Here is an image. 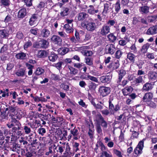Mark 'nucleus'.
<instances>
[{
	"label": "nucleus",
	"mask_w": 157,
	"mask_h": 157,
	"mask_svg": "<svg viewBox=\"0 0 157 157\" xmlns=\"http://www.w3.org/2000/svg\"><path fill=\"white\" fill-rule=\"evenodd\" d=\"M95 129L97 133L100 134L102 132L101 127L103 129L108 127V123L105 120L100 113H98L96 116V119L94 120Z\"/></svg>",
	"instance_id": "obj_1"
},
{
	"label": "nucleus",
	"mask_w": 157,
	"mask_h": 157,
	"mask_svg": "<svg viewBox=\"0 0 157 157\" xmlns=\"http://www.w3.org/2000/svg\"><path fill=\"white\" fill-rule=\"evenodd\" d=\"M81 26L88 31L93 32L97 28V25L94 20L90 18L81 24Z\"/></svg>",
	"instance_id": "obj_2"
},
{
	"label": "nucleus",
	"mask_w": 157,
	"mask_h": 157,
	"mask_svg": "<svg viewBox=\"0 0 157 157\" xmlns=\"http://www.w3.org/2000/svg\"><path fill=\"white\" fill-rule=\"evenodd\" d=\"M115 23L113 20H109L106 24L104 25L100 29V34L103 36H105L110 33V27L113 26Z\"/></svg>",
	"instance_id": "obj_3"
},
{
	"label": "nucleus",
	"mask_w": 157,
	"mask_h": 157,
	"mask_svg": "<svg viewBox=\"0 0 157 157\" xmlns=\"http://www.w3.org/2000/svg\"><path fill=\"white\" fill-rule=\"evenodd\" d=\"M36 152V149L33 147H27L25 149H21V156L18 155V157H32Z\"/></svg>",
	"instance_id": "obj_4"
},
{
	"label": "nucleus",
	"mask_w": 157,
	"mask_h": 157,
	"mask_svg": "<svg viewBox=\"0 0 157 157\" xmlns=\"http://www.w3.org/2000/svg\"><path fill=\"white\" fill-rule=\"evenodd\" d=\"M12 122L15 124V126L13 127L12 129V132L15 135H18L21 136L22 135V133L21 131H20L21 129V124L19 121H17L16 119H12Z\"/></svg>",
	"instance_id": "obj_5"
},
{
	"label": "nucleus",
	"mask_w": 157,
	"mask_h": 157,
	"mask_svg": "<svg viewBox=\"0 0 157 157\" xmlns=\"http://www.w3.org/2000/svg\"><path fill=\"white\" fill-rule=\"evenodd\" d=\"M113 100V98H110L109 99V109L111 114L114 115L120 110V106L118 104L114 105L112 101Z\"/></svg>",
	"instance_id": "obj_6"
},
{
	"label": "nucleus",
	"mask_w": 157,
	"mask_h": 157,
	"mask_svg": "<svg viewBox=\"0 0 157 157\" xmlns=\"http://www.w3.org/2000/svg\"><path fill=\"white\" fill-rule=\"evenodd\" d=\"M111 88L103 86H100L98 88V92L101 97L104 98L108 95L110 93Z\"/></svg>",
	"instance_id": "obj_7"
},
{
	"label": "nucleus",
	"mask_w": 157,
	"mask_h": 157,
	"mask_svg": "<svg viewBox=\"0 0 157 157\" xmlns=\"http://www.w3.org/2000/svg\"><path fill=\"white\" fill-rule=\"evenodd\" d=\"M146 140L145 138H144L142 140L139 141L134 150L135 154L137 156H140L143 153V149L144 147V141Z\"/></svg>",
	"instance_id": "obj_8"
},
{
	"label": "nucleus",
	"mask_w": 157,
	"mask_h": 157,
	"mask_svg": "<svg viewBox=\"0 0 157 157\" xmlns=\"http://www.w3.org/2000/svg\"><path fill=\"white\" fill-rule=\"evenodd\" d=\"M9 148L10 150L16 151L18 154L21 153V149L19 144L16 142H10L9 144Z\"/></svg>",
	"instance_id": "obj_9"
},
{
	"label": "nucleus",
	"mask_w": 157,
	"mask_h": 157,
	"mask_svg": "<svg viewBox=\"0 0 157 157\" xmlns=\"http://www.w3.org/2000/svg\"><path fill=\"white\" fill-rule=\"evenodd\" d=\"M105 50L106 54L112 55L114 54L116 49L114 44H109L105 46Z\"/></svg>",
	"instance_id": "obj_10"
},
{
	"label": "nucleus",
	"mask_w": 157,
	"mask_h": 157,
	"mask_svg": "<svg viewBox=\"0 0 157 157\" xmlns=\"http://www.w3.org/2000/svg\"><path fill=\"white\" fill-rule=\"evenodd\" d=\"M141 6L139 7V11L142 14H147L149 12L150 7L147 6V3H146L144 2H140Z\"/></svg>",
	"instance_id": "obj_11"
},
{
	"label": "nucleus",
	"mask_w": 157,
	"mask_h": 157,
	"mask_svg": "<svg viewBox=\"0 0 157 157\" xmlns=\"http://www.w3.org/2000/svg\"><path fill=\"white\" fill-rule=\"evenodd\" d=\"M51 42L55 45L60 46L62 45V40L59 36L54 35L51 38Z\"/></svg>",
	"instance_id": "obj_12"
},
{
	"label": "nucleus",
	"mask_w": 157,
	"mask_h": 157,
	"mask_svg": "<svg viewBox=\"0 0 157 157\" xmlns=\"http://www.w3.org/2000/svg\"><path fill=\"white\" fill-rule=\"evenodd\" d=\"M16 109L15 107H14L12 106H9V112L10 113L9 116H10L11 117H13L15 115L16 116V118L20 119L22 117V116L18 113H16L15 111Z\"/></svg>",
	"instance_id": "obj_13"
},
{
	"label": "nucleus",
	"mask_w": 157,
	"mask_h": 157,
	"mask_svg": "<svg viewBox=\"0 0 157 157\" xmlns=\"http://www.w3.org/2000/svg\"><path fill=\"white\" fill-rule=\"evenodd\" d=\"M50 31L47 27H45L40 30V36L43 38H47L50 35Z\"/></svg>",
	"instance_id": "obj_14"
},
{
	"label": "nucleus",
	"mask_w": 157,
	"mask_h": 157,
	"mask_svg": "<svg viewBox=\"0 0 157 157\" xmlns=\"http://www.w3.org/2000/svg\"><path fill=\"white\" fill-rule=\"evenodd\" d=\"M27 15V10L26 8L23 7L20 9L17 13V18L19 20H22Z\"/></svg>",
	"instance_id": "obj_15"
},
{
	"label": "nucleus",
	"mask_w": 157,
	"mask_h": 157,
	"mask_svg": "<svg viewBox=\"0 0 157 157\" xmlns=\"http://www.w3.org/2000/svg\"><path fill=\"white\" fill-rule=\"evenodd\" d=\"M154 84L150 81L146 82L143 86L142 90L144 92H148L152 90Z\"/></svg>",
	"instance_id": "obj_16"
},
{
	"label": "nucleus",
	"mask_w": 157,
	"mask_h": 157,
	"mask_svg": "<svg viewBox=\"0 0 157 157\" xmlns=\"http://www.w3.org/2000/svg\"><path fill=\"white\" fill-rule=\"evenodd\" d=\"M147 35H153L157 34V25L150 27L146 33Z\"/></svg>",
	"instance_id": "obj_17"
},
{
	"label": "nucleus",
	"mask_w": 157,
	"mask_h": 157,
	"mask_svg": "<svg viewBox=\"0 0 157 157\" xmlns=\"http://www.w3.org/2000/svg\"><path fill=\"white\" fill-rule=\"evenodd\" d=\"M111 78V76L109 75H103L100 78V81L102 83L108 84L110 82Z\"/></svg>",
	"instance_id": "obj_18"
},
{
	"label": "nucleus",
	"mask_w": 157,
	"mask_h": 157,
	"mask_svg": "<svg viewBox=\"0 0 157 157\" xmlns=\"http://www.w3.org/2000/svg\"><path fill=\"white\" fill-rule=\"evenodd\" d=\"M153 97V94L151 92H148L145 93L142 98L143 101L144 102L151 100Z\"/></svg>",
	"instance_id": "obj_19"
},
{
	"label": "nucleus",
	"mask_w": 157,
	"mask_h": 157,
	"mask_svg": "<svg viewBox=\"0 0 157 157\" xmlns=\"http://www.w3.org/2000/svg\"><path fill=\"white\" fill-rule=\"evenodd\" d=\"M133 90V89L131 86H126L122 90L123 95L125 96H128L131 93Z\"/></svg>",
	"instance_id": "obj_20"
},
{
	"label": "nucleus",
	"mask_w": 157,
	"mask_h": 157,
	"mask_svg": "<svg viewBox=\"0 0 157 157\" xmlns=\"http://www.w3.org/2000/svg\"><path fill=\"white\" fill-rule=\"evenodd\" d=\"M9 35V31L7 29L0 30V37L2 38H6Z\"/></svg>",
	"instance_id": "obj_21"
},
{
	"label": "nucleus",
	"mask_w": 157,
	"mask_h": 157,
	"mask_svg": "<svg viewBox=\"0 0 157 157\" xmlns=\"http://www.w3.org/2000/svg\"><path fill=\"white\" fill-rule=\"evenodd\" d=\"M73 24H65L64 25L63 28L67 33H70L73 32L74 29L73 28Z\"/></svg>",
	"instance_id": "obj_22"
},
{
	"label": "nucleus",
	"mask_w": 157,
	"mask_h": 157,
	"mask_svg": "<svg viewBox=\"0 0 157 157\" xmlns=\"http://www.w3.org/2000/svg\"><path fill=\"white\" fill-rule=\"evenodd\" d=\"M38 18V15L34 13L31 16L29 20V24L30 26H32L35 24L36 21Z\"/></svg>",
	"instance_id": "obj_23"
},
{
	"label": "nucleus",
	"mask_w": 157,
	"mask_h": 157,
	"mask_svg": "<svg viewBox=\"0 0 157 157\" xmlns=\"http://www.w3.org/2000/svg\"><path fill=\"white\" fill-rule=\"evenodd\" d=\"M88 91H90L91 93L95 92L97 88L96 84L93 82H89L88 85Z\"/></svg>",
	"instance_id": "obj_24"
},
{
	"label": "nucleus",
	"mask_w": 157,
	"mask_h": 157,
	"mask_svg": "<svg viewBox=\"0 0 157 157\" xmlns=\"http://www.w3.org/2000/svg\"><path fill=\"white\" fill-rule=\"evenodd\" d=\"M114 33H110L107 36L108 41L111 43H114L117 39V36L114 35Z\"/></svg>",
	"instance_id": "obj_25"
},
{
	"label": "nucleus",
	"mask_w": 157,
	"mask_h": 157,
	"mask_svg": "<svg viewBox=\"0 0 157 157\" xmlns=\"http://www.w3.org/2000/svg\"><path fill=\"white\" fill-rule=\"evenodd\" d=\"M151 44L148 43L144 44L142 47L140 51L142 54H144L147 52V50L149 48Z\"/></svg>",
	"instance_id": "obj_26"
},
{
	"label": "nucleus",
	"mask_w": 157,
	"mask_h": 157,
	"mask_svg": "<svg viewBox=\"0 0 157 157\" xmlns=\"http://www.w3.org/2000/svg\"><path fill=\"white\" fill-rule=\"evenodd\" d=\"M39 41L41 48L46 49L48 47L49 43L47 40L42 39L39 40Z\"/></svg>",
	"instance_id": "obj_27"
},
{
	"label": "nucleus",
	"mask_w": 157,
	"mask_h": 157,
	"mask_svg": "<svg viewBox=\"0 0 157 157\" xmlns=\"http://www.w3.org/2000/svg\"><path fill=\"white\" fill-rule=\"evenodd\" d=\"M71 134L73 136V139L75 140L78 139V136L79 134L78 130L76 128V126H75L73 129H71L70 131Z\"/></svg>",
	"instance_id": "obj_28"
},
{
	"label": "nucleus",
	"mask_w": 157,
	"mask_h": 157,
	"mask_svg": "<svg viewBox=\"0 0 157 157\" xmlns=\"http://www.w3.org/2000/svg\"><path fill=\"white\" fill-rule=\"evenodd\" d=\"M23 130L25 134H29L31 132V129L29 124H25L23 127Z\"/></svg>",
	"instance_id": "obj_29"
},
{
	"label": "nucleus",
	"mask_w": 157,
	"mask_h": 157,
	"mask_svg": "<svg viewBox=\"0 0 157 157\" xmlns=\"http://www.w3.org/2000/svg\"><path fill=\"white\" fill-rule=\"evenodd\" d=\"M48 52L44 50L39 51L37 55L38 58H45L48 55Z\"/></svg>",
	"instance_id": "obj_30"
},
{
	"label": "nucleus",
	"mask_w": 157,
	"mask_h": 157,
	"mask_svg": "<svg viewBox=\"0 0 157 157\" xmlns=\"http://www.w3.org/2000/svg\"><path fill=\"white\" fill-rule=\"evenodd\" d=\"M65 143H63L61 145H58L55 148V149H57V151L60 154V155H62V152H63L64 150L65 149Z\"/></svg>",
	"instance_id": "obj_31"
},
{
	"label": "nucleus",
	"mask_w": 157,
	"mask_h": 157,
	"mask_svg": "<svg viewBox=\"0 0 157 157\" xmlns=\"http://www.w3.org/2000/svg\"><path fill=\"white\" fill-rule=\"evenodd\" d=\"M89 16L88 14L85 12H81L78 14V19L79 21H82L85 19L87 18Z\"/></svg>",
	"instance_id": "obj_32"
},
{
	"label": "nucleus",
	"mask_w": 157,
	"mask_h": 157,
	"mask_svg": "<svg viewBox=\"0 0 157 157\" xmlns=\"http://www.w3.org/2000/svg\"><path fill=\"white\" fill-rule=\"evenodd\" d=\"M69 10L68 8L63 7L62 11L60 13V16L62 17H64L68 15L69 13Z\"/></svg>",
	"instance_id": "obj_33"
},
{
	"label": "nucleus",
	"mask_w": 157,
	"mask_h": 157,
	"mask_svg": "<svg viewBox=\"0 0 157 157\" xmlns=\"http://www.w3.org/2000/svg\"><path fill=\"white\" fill-rule=\"evenodd\" d=\"M31 147H33L34 148L37 147L38 148L39 147V144L40 143L39 142H37V140L36 137H35L33 139V140H31Z\"/></svg>",
	"instance_id": "obj_34"
},
{
	"label": "nucleus",
	"mask_w": 157,
	"mask_h": 157,
	"mask_svg": "<svg viewBox=\"0 0 157 157\" xmlns=\"http://www.w3.org/2000/svg\"><path fill=\"white\" fill-rule=\"evenodd\" d=\"M25 73V68H20L15 72V74L18 76H23Z\"/></svg>",
	"instance_id": "obj_35"
},
{
	"label": "nucleus",
	"mask_w": 157,
	"mask_h": 157,
	"mask_svg": "<svg viewBox=\"0 0 157 157\" xmlns=\"http://www.w3.org/2000/svg\"><path fill=\"white\" fill-rule=\"evenodd\" d=\"M65 145L66 146L65 151L63 153V157H69V155L71 153L70 151L71 148L68 143H67Z\"/></svg>",
	"instance_id": "obj_36"
},
{
	"label": "nucleus",
	"mask_w": 157,
	"mask_h": 157,
	"mask_svg": "<svg viewBox=\"0 0 157 157\" xmlns=\"http://www.w3.org/2000/svg\"><path fill=\"white\" fill-rule=\"evenodd\" d=\"M48 57L50 61L54 62L57 59L58 56L57 54L53 52H51V54L48 56Z\"/></svg>",
	"instance_id": "obj_37"
},
{
	"label": "nucleus",
	"mask_w": 157,
	"mask_h": 157,
	"mask_svg": "<svg viewBox=\"0 0 157 157\" xmlns=\"http://www.w3.org/2000/svg\"><path fill=\"white\" fill-rule=\"evenodd\" d=\"M110 6V5H109V4L107 3L104 4V8L102 12V14L103 15L105 16V15L109 12V6ZM111 9V8H110L109 9Z\"/></svg>",
	"instance_id": "obj_38"
},
{
	"label": "nucleus",
	"mask_w": 157,
	"mask_h": 157,
	"mask_svg": "<svg viewBox=\"0 0 157 157\" xmlns=\"http://www.w3.org/2000/svg\"><path fill=\"white\" fill-rule=\"evenodd\" d=\"M15 57L17 59L24 60L26 58V54L23 52L18 53L16 54Z\"/></svg>",
	"instance_id": "obj_39"
},
{
	"label": "nucleus",
	"mask_w": 157,
	"mask_h": 157,
	"mask_svg": "<svg viewBox=\"0 0 157 157\" xmlns=\"http://www.w3.org/2000/svg\"><path fill=\"white\" fill-rule=\"evenodd\" d=\"M148 76L149 79L155 80L157 77V73L153 71H151L148 73Z\"/></svg>",
	"instance_id": "obj_40"
},
{
	"label": "nucleus",
	"mask_w": 157,
	"mask_h": 157,
	"mask_svg": "<svg viewBox=\"0 0 157 157\" xmlns=\"http://www.w3.org/2000/svg\"><path fill=\"white\" fill-rule=\"evenodd\" d=\"M135 55L132 53L130 52L127 53V58L130 62L132 63H134L135 61Z\"/></svg>",
	"instance_id": "obj_41"
},
{
	"label": "nucleus",
	"mask_w": 157,
	"mask_h": 157,
	"mask_svg": "<svg viewBox=\"0 0 157 157\" xmlns=\"http://www.w3.org/2000/svg\"><path fill=\"white\" fill-rule=\"evenodd\" d=\"M145 103L147 106L153 109H155L157 106L156 103L151 101V100L148 101L147 102Z\"/></svg>",
	"instance_id": "obj_42"
},
{
	"label": "nucleus",
	"mask_w": 157,
	"mask_h": 157,
	"mask_svg": "<svg viewBox=\"0 0 157 157\" xmlns=\"http://www.w3.org/2000/svg\"><path fill=\"white\" fill-rule=\"evenodd\" d=\"M68 67L70 71V73L71 74L75 75L78 73V71L77 69L70 65H68Z\"/></svg>",
	"instance_id": "obj_43"
},
{
	"label": "nucleus",
	"mask_w": 157,
	"mask_h": 157,
	"mask_svg": "<svg viewBox=\"0 0 157 157\" xmlns=\"http://www.w3.org/2000/svg\"><path fill=\"white\" fill-rule=\"evenodd\" d=\"M53 147L52 146L49 147L48 149L46 150L45 155L46 156H49L50 157L52 156L53 154Z\"/></svg>",
	"instance_id": "obj_44"
},
{
	"label": "nucleus",
	"mask_w": 157,
	"mask_h": 157,
	"mask_svg": "<svg viewBox=\"0 0 157 157\" xmlns=\"http://www.w3.org/2000/svg\"><path fill=\"white\" fill-rule=\"evenodd\" d=\"M60 88L63 89L66 92H67L69 90L70 87L68 84L65 83H61L60 85Z\"/></svg>",
	"instance_id": "obj_45"
},
{
	"label": "nucleus",
	"mask_w": 157,
	"mask_h": 157,
	"mask_svg": "<svg viewBox=\"0 0 157 157\" xmlns=\"http://www.w3.org/2000/svg\"><path fill=\"white\" fill-rule=\"evenodd\" d=\"M85 61L86 64L89 66H92L93 65V59L92 58L89 57H86Z\"/></svg>",
	"instance_id": "obj_46"
},
{
	"label": "nucleus",
	"mask_w": 157,
	"mask_h": 157,
	"mask_svg": "<svg viewBox=\"0 0 157 157\" xmlns=\"http://www.w3.org/2000/svg\"><path fill=\"white\" fill-rule=\"evenodd\" d=\"M44 72V70L42 68L38 67L36 70L35 71L34 73L36 75H42Z\"/></svg>",
	"instance_id": "obj_47"
},
{
	"label": "nucleus",
	"mask_w": 157,
	"mask_h": 157,
	"mask_svg": "<svg viewBox=\"0 0 157 157\" xmlns=\"http://www.w3.org/2000/svg\"><path fill=\"white\" fill-rule=\"evenodd\" d=\"M114 9L116 13H117L120 10L121 7L120 2L119 0L117 1L116 3L114 4Z\"/></svg>",
	"instance_id": "obj_48"
},
{
	"label": "nucleus",
	"mask_w": 157,
	"mask_h": 157,
	"mask_svg": "<svg viewBox=\"0 0 157 157\" xmlns=\"http://www.w3.org/2000/svg\"><path fill=\"white\" fill-rule=\"evenodd\" d=\"M0 3L1 6H3L4 7H8L10 4V0H1Z\"/></svg>",
	"instance_id": "obj_49"
},
{
	"label": "nucleus",
	"mask_w": 157,
	"mask_h": 157,
	"mask_svg": "<svg viewBox=\"0 0 157 157\" xmlns=\"http://www.w3.org/2000/svg\"><path fill=\"white\" fill-rule=\"evenodd\" d=\"M91 38L90 35L88 33H86L85 35V38H82V43L86 42L90 40Z\"/></svg>",
	"instance_id": "obj_50"
},
{
	"label": "nucleus",
	"mask_w": 157,
	"mask_h": 157,
	"mask_svg": "<svg viewBox=\"0 0 157 157\" xmlns=\"http://www.w3.org/2000/svg\"><path fill=\"white\" fill-rule=\"evenodd\" d=\"M157 18V15L148 16L147 17V21L150 23L155 21Z\"/></svg>",
	"instance_id": "obj_51"
},
{
	"label": "nucleus",
	"mask_w": 157,
	"mask_h": 157,
	"mask_svg": "<svg viewBox=\"0 0 157 157\" xmlns=\"http://www.w3.org/2000/svg\"><path fill=\"white\" fill-rule=\"evenodd\" d=\"M123 52L119 49L117 50L115 54V58L117 59H119L122 56Z\"/></svg>",
	"instance_id": "obj_52"
},
{
	"label": "nucleus",
	"mask_w": 157,
	"mask_h": 157,
	"mask_svg": "<svg viewBox=\"0 0 157 157\" xmlns=\"http://www.w3.org/2000/svg\"><path fill=\"white\" fill-rule=\"evenodd\" d=\"M63 119L62 117H56V123L57 124V126L59 127L62 124V122L63 121Z\"/></svg>",
	"instance_id": "obj_53"
},
{
	"label": "nucleus",
	"mask_w": 157,
	"mask_h": 157,
	"mask_svg": "<svg viewBox=\"0 0 157 157\" xmlns=\"http://www.w3.org/2000/svg\"><path fill=\"white\" fill-rule=\"evenodd\" d=\"M113 64V70H115L117 69L119 66L120 64L119 61H117V62H113L112 61Z\"/></svg>",
	"instance_id": "obj_54"
},
{
	"label": "nucleus",
	"mask_w": 157,
	"mask_h": 157,
	"mask_svg": "<svg viewBox=\"0 0 157 157\" xmlns=\"http://www.w3.org/2000/svg\"><path fill=\"white\" fill-rule=\"evenodd\" d=\"M87 78L86 79H90V80L96 82H98V80L97 78L93 76H92L90 75H88L87 76Z\"/></svg>",
	"instance_id": "obj_55"
},
{
	"label": "nucleus",
	"mask_w": 157,
	"mask_h": 157,
	"mask_svg": "<svg viewBox=\"0 0 157 157\" xmlns=\"http://www.w3.org/2000/svg\"><path fill=\"white\" fill-rule=\"evenodd\" d=\"M140 17H134L133 18L132 24L134 25H136L140 22Z\"/></svg>",
	"instance_id": "obj_56"
},
{
	"label": "nucleus",
	"mask_w": 157,
	"mask_h": 157,
	"mask_svg": "<svg viewBox=\"0 0 157 157\" xmlns=\"http://www.w3.org/2000/svg\"><path fill=\"white\" fill-rule=\"evenodd\" d=\"M60 50L61 51V52L60 53L61 55H64L65 54L70 50L69 48L66 47L62 48H61Z\"/></svg>",
	"instance_id": "obj_57"
},
{
	"label": "nucleus",
	"mask_w": 157,
	"mask_h": 157,
	"mask_svg": "<svg viewBox=\"0 0 157 157\" xmlns=\"http://www.w3.org/2000/svg\"><path fill=\"white\" fill-rule=\"evenodd\" d=\"M98 10H95L94 8H90L87 10L88 12L90 14H94L95 13H97L98 12Z\"/></svg>",
	"instance_id": "obj_58"
},
{
	"label": "nucleus",
	"mask_w": 157,
	"mask_h": 157,
	"mask_svg": "<svg viewBox=\"0 0 157 157\" xmlns=\"http://www.w3.org/2000/svg\"><path fill=\"white\" fill-rule=\"evenodd\" d=\"M21 1L24 2L28 7H30L33 5L32 0H22Z\"/></svg>",
	"instance_id": "obj_59"
},
{
	"label": "nucleus",
	"mask_w": 157,
	"mask_h": 157,
	"mask_svg": "<svg viewBox=\"0 0 157 157\" xmlns=\"http://www.w3.org/2000/svg\"><path fill=\"white\" fill-rule=\"evenodd\" d=\"M51 78L54 81H59L60 80L59 76V75L52 74L51 75Z\"/></svg>",
	"instance_id": "obj_60"
},
{
	"label": "nucleus",
	"mask_w": 157,
	"mask_h": 157,
	"mask_svg": "<svg viewBox=\"0 0 157 157\" xmlns=\"http://www.w3.org/2000/svg\"><path fill=\"white\" fill-rule=\"evenodd\" d=\"M98 143L99 146L101 147V151H104L106 149V147L101 140H99L98 141Z\"/></svg>",
	"instance_id": "obj_61"
},
{
	"label": "nucleus",
	"mask_w": 157,
	"mask_h": 157,
	"mask_svg": "<svg viewBox=\"0 0 157 157\" xmlns=\"http://www.w3.org/2000/svg\"><path fill=\"white\" fill-rule=\"evenodd\" d=\"M16 37L18 39H21L24 38V35L21 32L18 31L17 33Z\"/></svg>",
	"instance_id": "obj_62"
},
{
	"label": "nucleus",
	"mask_w": 157,
	"mask_h": 157,
	"mask_svg": "<svg viewBox=\"0 0 157 157\" xmlns=\"http://www.w3.org/2000/svg\"><path fill=\"white\" fill-rule=\"evenodd\" d=\"M125 74L126 72L124 70L122 69L121 70H120L118 74V77L122 79L125 75Z\"/></svg>",
	"instance_id": "obj_63"
},
{
	"label": "nucleus",
	"mask_w": 157,
	"mask_h": 157,
	"mask_svg": "<svg viewBox=\"0 0 157 157\" xmlns=\"http://www.w3.org/2000/svg\"><path fill=\"white\" fill-rule=\"evenodd\" d=\"M113 151V154H115L118 157H123L121 154V152L120 151L114 149Z\"/></svg>",
	"instance_id": "obj_64"
}]
</instances>
